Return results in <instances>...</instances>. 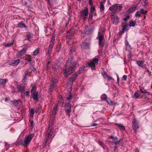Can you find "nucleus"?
I'll use <instances>...</instances> for the list:
<instances>
[{"label":"nucleus","instance_id":"obj_27","mask_svg":"<svg viewBox=\"0 0 152 152\" xmlns=\"http://www.w3.org/2000/svg\"><path fill=\"white\" fill-rule=\"evenodd\" d=\"M88 65L90 66L92 69H94L95 68V64L92 61L89 63H88Z\"/></svg>","mask_w":152,"mask_h":152},{"label":"nucleus","instance_id":"obj_53","mask_svg":"<svg viewBox=\"0 0 152 152\" xmlns=\"http://www.w3.org/2000/svg\"><path fill=\"white\" fill-rule=\"evenodd\" d=\"M39 53V50H35L33 52L34 55H37Z\"/></svg>","mask_w":152,"mask_h":152},{"label":"nucleus","instance_id":"obj_31","mask_svg":"<svg viewBox=\"0 0 152 152\" xmlns=\"http://www.w3.org/2000/svg\"><path fill=\"white\" fill-rule=\"evenodd\" d=\"M19 101L20 102V100H14L13 101H12V103L13 104V105L17 107L18 104H19Z\"/></svg>","mask_w":152,"mask_h":152},{"label":"nucleus","instance_id":"obj_2","mask_svg":"<svg viewBox=\"0 0 152 152\" xmlns=\"http://www.w3.org/2000/svg\"><path fill=\"white\" fill-rule=\"evenodd\" d=\"M34 136V134H32L24 138V141H21V144L26 147L29 144Z\"/></svg>","mask_w":152,"mask_h":152},{"label":"nucleus","instance_id":"obj_1","mask_svg":"<svg viewBox=\"0 0 152 152\" xmlns=\"http://www.w3.org/2000/svg\"><path fill=\"white\" fill-rule=\"evenodd\" d=\"M107 141L110 144L111 149L113 151H115L116 149L117 148L116 145L118 144L119 141L116 137H113L112 136H110Z\"/></svg>","mask_w":152,"mask_h":152},{"label":"nucleus","instance_id":"obj_6","mask_svg":"<svg viewBox=\"0 0 152 152\" xmlns=\"http://www.w3.org/2000/svg\"><path fill=\"white\" fill-rule=\"evenodd\" d=\"M53 131L52 129V127L51 126H49L48 127L46 133V140H47L46 142L48 141L49 139H50L53 134Z\"/></svg>","mask_w":152,"mask_h":152},{"label":"nucleus","instance_id":"obj_20","mask_svg":"<svg viewBox=\"0 0 152 152\" xmlns=\"http://www.w3.org/2000/svg\"><path fill=\"white\" fill-rule=\"evenodd\" d=\"M144 62L143 61H136V63L138 65V66L140 67H144V66L143 64H144Z\"/></svg>","mask_w":152,"mask_h":152},{"label":"nucleus","instance_id":"obj_39","mask_svg":"<svg viewBox=\"0 0 152 152\" xmlns=\"http://www.w3.org/2000/svg\"><path fill=\"white\" fill-rule=\"evenodd\" d=\"M55 84H53L52 83L51 84L50 86V88L49 89V91H52L53 89L55 87Z\"/></svg>","mask_w":152,"mask_h":152},{"label":"nucleus","instance_id":"obj_64","mask_svg":"<svg viewBox=\"0 0 152 152\" xmlns=\"http://www.w3.org/2000/svg\"><path fill=\"white\" fill-rule=\"evenodd\" d=\"M26 0H22V1L23 3L25 4L26 5L27 4V2L25 1Z\"/></svg>","mask_w":152,"mask_h":152},{"label":"nucleus","instance_id":"obj_7","mask_svg":"<svg viewBox=\"0 0 152 152\" xmlns=\"http://www.w3.org/2000/svg\"><path fill=\"white\" fill-rule=\"evenodd\" d=\"M71 105L69 102L65 104V112L66 114L69 115V116H70V113L71 111Z\"/></svg>","mask_w":152,"mask_h":152},{"label":"nucleus","instance_id":"obj_55","mask_svg":"<svg viewBox=\"0 0 152 152\" xmlns=\"http://www.w3.org/2000/svg\"><path fill=\"white\" fill-rule=\"evenodd\" d=\"M108 79V80L109 81H110V80H113V78H112L111 77L108 76V77H107Z\"/></svg>","mask_w":152,"mask_h":152},{"label":"nucleus","instance_id":"obj_56","mask_svg":"<svg viewBox=\"0 0 152 152\" xmlns=\"http://www.w3.org/2000/svg\"><path fill=\"white\" fill-rule=\"evenodd\" d=\"M58 81V80L56 79H53V80H52V83H53V84H55V85L56 83H57Z\"/></svg>","mask_w":152,"mask_h":152},{"label":"nucleus","instance_id":"obj_51","mask_svg":"<svg viewBox=\"0 0 152 152\" xmlns=\"http://www.w3.org/2000/svg\"><path fill=\"white\" fill-rule=\"evenodd\" d=\"M98 59L97 58H93L92 60V61L94 63V62L95 63H97L98 62Z\"/></svg>","mask_w":152,"mask_h":152},{"label":"nucleus","instance_id":"obj_61","mask_svg":"<svg viewBox=\"0 0 152 152\" xmlns=\"http://www.w3.org/2000/svg\"><path fill=\"white\" fill-rule=\"evenodd\" d=\"M27 75V73H26V72H25V75H24V79L23 80H24L26 79Z\"/></svg>","mask_w":152,"mask_h":152},{"label":"nucleus","instance_id":"obj_52","mask_svg":"<svg viewBox=\"0 0 152 152\" xmlns=\"http://www.w3.org/2000/svg\"><path fill=\"white\" fill-rule=\"evenodd\" d=\"M93 15V13L90 12L89 13V19L92 18Z\"/></svg>","mask_w":152,"mask_h":152},{"label":"nucleus","instance_id":"obj_10","mask_svg":"<svg viewBox=\"0 0 152 152\" xmlns=\"http://www.w3.org/2000/svg\"><path fill=\"white\" fill-rule=\"evenodd\" d=\"M88 10L87 7H85L84 10L80 12L81 15L83 16V18H85L88 14Z\"/></svg>","mask_w":152,"mask_h":152},{"label":"nucleus","instance_id":"obj_13","mask_svg":"<svg viewBox=\"0 0 152 152\" xmlns=\"http://www.w3.org/2000/svg\"><path fill=\"white\" fill-rule=\"evenodd\" d=\"M77 73H76V72L74 73L72 75L71 77L69 80V81L71 82L72 84L73 83V82L76 79V77L78 75Z\"/></svg>","mask_w":152,"mask_h":152},{"label":"nucleus","instance_id":"obj_16","mask_svg":"<svg viewBox=\"0 0 152 152\" xmlns=\"http://www.w3.org/2000/svg\"><path fill=\"white\" fill-rule=\"evenodd\" d=\"M17 88H18V91L19 92H21V93L25 94V89L24 87H22L20 85H18L17 86Z\"/></svg>","mask_w":152,"mask_h":152},{"label":"nucleus","instance_id":"obj_62","mask_svg":"<svg viewBox=\"0 0 152 152\" xmlns=\"http://www.w3.org/2000/svg\"><path fill=\"white\" fill-rule=\"evenodd\" d=\"M25 94H26V95L27 96H29V91H26V92Z\"/></svg>","mask_w":152,"mask_h":152},{"label":"nucleus","instance_id":"obj_8","mask_svg":"<svg viewBox=\"0 0 152 152\" xmlns=\"http://www.w3.org/2000/svg\"><path fill=\"white\" fill-rule=\"evenodd\" d=\"M75 71L73 67L70 66L67 69H64V73L65 76H67L73 73Z\"/></svg>","mask_w":152,"mask_h":152},{"label":"nucleus","instance_id":"obj_59","mask_svg":"<svg viewBox=\"0 0 152 152\" xmlns=\"http://www.w3.org/2000/svg\"><path fill=\"white\" fill-rule=\"evenodd\" d=\"M123 79L124 80H126L127 79V77L126 75H123Z\"/></svg>","mask_w":152,"mask_h":152},{"label":"nucleus","instance_id":"obj_42","mask_svg":"<svg viewBox=\"0 0 152 152\" xmlns=\"http://www.w3.org/2000/svg\"><path fill=\"white\" fill-rule=\"evenodd\" d=\"M140 95V94L139 93L137 92H136L134 95V97L135 99H137L139 97Z\"/></svg>","mask_w":152,"mask_h":152},{"label":"nucleus","instance_id":"obj_23","mask_svg":"<svg viewBox=\"0 0 152 152\" xmlns=\"http://www.w3.org/2000/svg\"><path fill=\"white\" fill-rule=\"evenodd\" d=\"M140 90L142 93L146 95H149L150 94L145 89L143 88H140Z\"/></svg>","mask_w":152,"mask_h":152},{"label":"nucleus","instance_id":"obj_58","mask_svg":"<svg viewBox=\"0 0 152 152\" xmlns=\"http://www.w3.org/2000/svg\"><path fill=\"white\" fill-rule=\"evenodd\" d=\"M130 18V16L129 15H127L126 17L124 19V21H127Z\"/></svg>","mask_w":152,"mask_h":152},{"label":"nucleus","instance_id":"obj_45","mask_svg":"<svg viewBox=\"0 0 152 152\" xmlns=\"http://www.w3.org/2000/svg\"><path fill=\"white\" fill-rule=\"evenodd\" d=\"M136 22L133 21H131L130 22L129 25L130 27H134L135 26Z\"/></svg>","mask_w":152,"mask_h":152},{"label":"nucleus","instance_id":"obj_3","mask_svg":"<svg viewBox=\"0 0 152 152\" xmlns=\"http://www.w3.org/2000/svg\"><path fill=\"white\" fill-rule=\"evenodd\" d=\"M122 8V7L121 5L119 4H115L111 6L109 10L111 11L115 10V12H119L121 10Z\"/></svg>","mask_w":152,"mask_h":152},{"label":"nucleus","instance_id":"obj_60","mask_svg":"<svg viewBox=\"0 0 152 152\" xmlns=\"http://www.w3.org/2000/svg\"><path fill=\"white\" fill-rule=\"evenodd\" d=\"M89 4L90 5L92 6L93 2L91 0H89Z\"/></svg>","mask_w":152,"mask_h":152},{"label":"nucleus","instance_id":"obj_41","mask_svg":"<svg viewBox=\"0 0 152 152\" xmlns=\"http://www.w3.org/2000/svg\"><path fill=\"white\" fill-rule=\"evenodd\" d=\"M107 96L105 94H103L101 96V99L102 100H105L107 99Z\"/></svg>","mask_w":152,"mask_h":152},{"label":"nucleus","instance_id":"obj_19","mask_svg":"<svg viewBox=\"0 0 152 152\" xmlns=\"http://www.w3.org/2000/svg\"><path fill=\"white\" fill-rule=\"evenodd\" d=\"M27 49V48L24 47L18 53V54L20 56L23 55L26 52Z\"/></svg>","mask_w":152,"mask_h":152},{"label":"nucleus","instance_id":"obj_49","mask_svg":"<svg viewBox=\"0 0 152 152\" xmlns=\"http://www.w3.org/2000/svg\"><path fill=\"white\" fill-rule=\"evenodd\" d=\"M13 44V42H11L10 43H7L5 45V46L6 47H10Z\"/></svg>","mask_w":152,"mask_h":152},{"label":"nucleus","instance_id":"obj_21","mask_svg":"<svg viewBox=\"0 0 152 152\" xmlns=\"http://www.w3.org/2000/svg\"><path fill=\"white\" fill-rule=\"evenodd\" d=\"M58 108V104L55 105V106L53 107V110L52 111L53 115H55L56 114Z\"/></svg>","mask_w":152,"mask_h":152},{"label":"nucleus","instance_id":"obj_15","mask_svg":"<svg viewBox=\"0 0 152 152\" xmlns=\"http://www.w3.org/2000/svg\"><path fill=\"white\" fill-rule=\"evenodd\" d=\"M66 64L68 65L69 64V66L73 67L74 69V68L78 67L79 66V64L76 62H70L69 63V61H68L66 62Z\"/></svg>","mask_w":152,"mask_h":152},{"label":"nucleus","instance_id":"obj_26","mask_svg":"<svg viewBox=\"0 0 152 152\" xmlns=\"http://www.w3.org/2000/svg\"><path fill=\"white\" fill-rule=\"evenodd\" d=\"M122 26V31L121 32V33H123L125 31H127V28L128 26V24H125L123 26Z\"/></svg>","mask_w":152,"mask_h":152},{"label":"nucleus","instance_id":"obj_4","mask_svg":"<svg viewBox=\"0 0 152 152\" xmlns=\"http://www.w3.org/2000/svg\"><path fill=\"white\" fill-rule=\"evenodd\" d=\"M55 35L53 34L51 38L50 43L49 45V47L48 49V54L49 55H50L52 49L53 48L54 44V41L55 40Z\"/></svg>","mask_w":152,"mask_h":152},{"label":"nucleus","instance_id":"obj_36","mask_svg":"<svg viewBox=\"0 0 152 152\" xmlns=\"http://www.w3.org/2000/svg\"><path fill=\"white\" fill-rule=\"evenodd\" d=\"M116 125L121 129L122 130H125L124 127L122 124H117Z\"/></svg>","mask_w":152,"mask_h":152},{"label":"nucleus","instance_id":"obj_38","mask_svg":"<svg viewBox=\"0 0 152 152\" xmlns=\"http://www.w3.org/2000/svg\"><path fill=\"white\" fill-rule=\"evenodd\" d=\"M140 13L141 14L145 15L147 13L148 11L146 10H145L143 9H141L140 11Z\"/></svg>","mask_w":152,"mask_h":152},{"label":"nucleus","instance_id":"obj_5","mask_svg":"<svg viewBox=\"0 0 152 152\" xmlns=\"http://www.w3.org/2000/svg\"><path fill=\"white\" fill-rule=\"evenodd\" d=\"M97 39L98 40V43L99 46L103 47L104 46L103 41L104 39V36L103 34L100 32L98 33V36Z\"/></svg>","mask_w":152,"mask_h":152},{"label":"nucleus","instance_id":"obj_9","mask_svg":"<svg viewBox=\"0 0 152 152\" xmlns=\"http://www.w3.org/2000/svg\"><path fill=\"white\" fill-rule=\"evenodd\" d=\"M111 21L115 25H117L119 22V18L117 16L113 14H111Z\"/></svg>","mask_w":152,"mask_h":152},{"label":"nucleus","instance_id":"obj_50","mask_svg":"<svg viewBox=\"0 0 152 152\" xmlns=\"http://www.w3.org/2000/svg\"><path fill=\"white\" fill-rule=\"evenodd\" d=\"M30 113L31 114V116L33 117L34 114V110L33 109H31L30 111Z\"/></svg>","mask_w":152,"mask_h":152},{"label":"nucleus","instance_id":"obj_17","mask_svg":"<svg viewBox=\"0 0 152 152\" xmlns=\"http://www.w3.org/2000/svg\"><path fill=\"white\" fill-rule=\"evenodd\" d=\"M31 96L33 98L34 100L35 101H37L38 100V92H37L32 94H31Z\"/></svg>","mask_w":152,"mask_h":152},{"label":"nucleus","instance_id":"obj_40","mask_svg":"<svg viewBox=\"0 0 152 152\" xmlns=\"http://www.w3.org/2000/svg\"><path fill=\"white\" fill-rule=\"evenodd\" d=\"M26 36L27 37V39L30 41V38L31 37V34L29 32L26 33Z\"/></svg>","mask_w":152,"mask_h":152},{"label":"nucleus","instance_id":"obj_57","mask_svg":"<svg viewBox=\"0 0 152 152\" xmlns=\"http://www.w3.org/2000/svg\"><path fill=\"white\" fill-rule=\"evenodd\" d=\"M58 67L56 65H55L53 67V68L54 70L56 71L58 69Z\"/></svg>","mask_w":152,"mask_h":152},{"label":"nucleus","instance_id":"obj_24","mask_svg":"<svg viewBox=\"0 0 152 152\" xmlns=\"http://www.w3.org/2000/svg\"><path fill=\"white\" fill-rule=\"evenodd\" d=\"M18 27L20 28H27L25 24L22 22H20L18 24Z\"/></svg>","mask_w":152,"mask_h":152},{"label":"nucleus","instance_id":"obj_43","mask_svg":"<svg viewBox=\"0 0 152 152\" xmlns=\"http://www.w3.org/2000/svg\"><path fill=\"white\" fill-rule=\"evenodd\" d=\"M98 143L103 148H105V146L103 142L99 141Z\"/></svg>","mask_w":152,"mask_h":152},{"label":"nucleus","instance_id":"obj_34","mask_svg":"<svg viewBox=\"0 0 152 152\" xmlns=\"http://www.w3.org/2000/svg\"><path fill=\"white\" fill-rule=\"evenodd\" d=\"M20 60L19 59H17L15 61H13L11 63V65L13 66H15L17 65L19 62Z\"/></svg>","mask_w":152,"mask_h":152},{"label":"nucleus","instance_id":"obj_11","mask_svg":"<svg viewBox=\"0 0 152 152\" xmlns=\"http://www.w3.org/2000/svg\"><path fill=\"white\" fill-rule=\"evenodd\" d=\"M85 33L86 34H90L92 33L93 29L91 27H89L86 26H85Z\"/></svg>","mask_w":152,"mask_h":152},{"label":"nucleus","instance_id":"obj_54","mask_svg":"<svg viewBox=\"0 0 152 152\" xmlns=\"http://www.w3.org/2000/svg\"><path fill=\"white\" fill-rule=\"evenodd\" d=\"M40 111V108L38 107L35 110L34 112L36 113H37L39 112Z\"/></svg>","mask_w":152,"mask_h":152},{"label":"nucleus","instance_id":"obj_37","mask_svg":"<svg viewBox=\"0 0 152 152\" xmlns=\"http://www.w3.org/2000/svg\"><path fill=\"white\" fill-rule=\"evenodd\" d=\"M101 74L103 76V77L104 78H107V77L108 76L107 73L105 71H104L102 72Z\"/></svg>","mask_w":152,"mask_h":152},{"label":"nucleus","instance_id":"obj_44","mask_svg":"<svg viewBox=\"0 0 152 152\" xmlns=\"http://www.w3.org/2000/svg\"><path fill=\"white\" fill-rule=\"evenodd\" d=\"M107 102L110 104L111 105H115L116 104L115 102L111 101V100H107Z\"/></svg>","mask_w":152,"mask_h":152},{"label":"nucleus","instance_id":"obj_28","mask_svg":"<svg viewBox=\"0 0 152 152\" xmlns=\"http://www.w3.org/2000/svg\"><path fill=\"white\" fill-rule=\"evenodd\" d=\"M104 3L102 1L100 2V10L101 11H104Z\"/></svg>","mask_w":152,"mask_h":152},{"label":"nucleus","instance_id":"obj_47","mask_svg":"<svg viewBox=\"0 0 152 152\" xmlns=\"http://www.w3.org/2000/svg\"><path fill=\"white\" fill-rule=\"evenodd\" d=\"M61 44H60L59 45H57L56 48V50L57 52H59V50H60V48L61 47Z\"/></svg>","mask_w":152,"mask_h":152},{"label":"nucleus","instance_id":"obj_48","mask_svg":"<svg viewBox=\"0 0 152 152\" xmlns=\"http://www.w3.org/2000/svg\"><path fill=\"white\" fill-rule=\"evenodd\" d=\"M95 10V8L94 7H93L92 6H91L90 12L93 13Z\"/></svg>","mask_w":152,"mask_h":152},{"label":"nucleus","instance_id":"obj_63","mask_svg":"<svg viewBox=\"0 0 152 152\" xmlns=\"http://www.w3.org/2000/svg\"><path fill=\"white\" fill-rule=\"evenodd\" d=\"M30 69L33 71L35 70V69L34 68V67L33 66H31L30 67Z\"/></svg>","mask_w":152,"mask_h":152},{"label":"nucleus","instance_id":"obj_46","mask_svg":"<svg viewBox=\"0 0 152 152\" xmlns=\"http://www.w3.org/2000/svg\"><path fill=\"white\" fill-rule=\"evenodd\" d=\"M141 13L140 11H137L135 15V17H140L141 16Z\"/></svg>","mask_w":152,"mask_h":152},{"label":"nucleus","instance_id":"obj_32","mask_svg":"<svg viewBox=\"0 0 152 152\" xmlns=\"http://www.w3.org/2000/svg\"><path fill=\"white\" fill-rule=\"evenodd\" d=\"M148 2L147 0H143L142 2V4L145 7H146L148 5Z\"/></svg>","mask_w":152,"mask_h":152},{"label":"nucleus","instance_id":"obj_12","mask_svg":"<svg viewBox=\"0 0 152 152\" xmlns=\"http://www.w3.org/2000/svg\"><path fill=\"white\" fill-rule=\"evenodd\" d=\"M132 128L133 130L135 132H136V130L139 128L138 123L136 120L134 119V121L132 122Z\"/></svg>","mask_w":152,"mask_h":152},{"label":"nucleus","instance_id":"obj_35","mask_svg":"<svg viewBox=\"0 0 152 152\" xmlns=\"http://www.w3.org/2000/svg\"><path fill=\"white\" fill-rule=\"evenodd\" d=\"M25 59L31 61V56L28 55H26L25 57Z\"/></svg>","mask_w":152,"mask_h":152},{"label":"nucleus","instance_id":"obj_18","mask_svg":"<svg viewBox=\"0 0 152 152\" xmlns=\"http://www.w3.org/2000/svg\"><path fill=\"white\" fill-rule=\"evenodd\" d=\"M90 45V43L87 42H84L83 43L82 47L84 49H88L89 48Z\"/></svg>","mask_w":152,"mask_h":152},{"label":"nucleus","instance_id":"obj_30","mask_svg":"<svg viewBox=\"0 0 152 152\" xmlns=\"http://www.w3.org/2000/svg\"><path fill=\"white\" fill-rule=\"evenodd\" d=\"M84 66H82L79 69V71L76 73H77V74L78 75L83 72L84 70Z\"/></svg>","mask_w":152,"mask_h":152},{"label":"nucleus","instance_id":"obj_33","mask_svg":"<svg viewBox=\"0 0 152 152\" xmlns=\"http://www.w3.org/2000/svg\"><path fill=\"white\" fill-rule=\"evenodd\" d=\"M36 90V87L35 86H33L31 90V94H32L34 93H35Z\"/></svg>","mask_w":152,"mask_h":152},{"label":"nucleus","instance_id":"obj_29","mask_svg":"<svg viewBox=\"0 0 152 152\" xmlns=\"http://www.w3.org/2000/svg\"><path fill=\"white\" fill-rule=\"evenodd\" d=\"M72 95L70 93L66 95L65 98L69 101H70L72 99Z\"/></svg>","mask_w":152,"mask_h":152},{"label":"nucleus","instance_id":"obj_22","mask_svg":"<svg viewBox=\"0 0 152 152\" xmlns=\"http://www.w3.org/2000/svg\"><path fill=\"white\" fill-rule=\"evenodd\" d=\"M126 49L127 50L129 51L131 49V46L127 41H125Z\"/></svg>","mask_w":152,"mask_h":152},{"label":"nucleus","instance_id":"obj_25","mask_svg":"<svg viewBox=\"0 0 152 152\" xmlns=\"http://www.w3.org/2000/svg\"><path fill=\"white\" fill-rule=\"evenodd\" d=\"M7 82V80L6 79H0V85H1L3 86H4L6 83Z\"/></svg>","mask_w":152,"mask_h":152},{"label":"nucleus","instance_id":"obj_14","mask_svg":"<svg viewBox=\"0 0 152 152\" xmlns=\"http://www.w3.org/2000/svg\"><path fill=\"white\" fill-rule=\"evenodd\" d=\"M136 8L137 7L136 6H133L132 7L130 8L126 12V14H129L130 13L135 11Z\"/></svg>","mask_w":152,"mask_h":152}]
</instances>
